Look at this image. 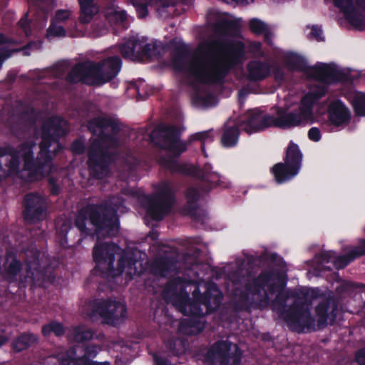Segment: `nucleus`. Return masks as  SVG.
Here are the masks:
<instances>
[{
    "label": "nucleus",
    "mask_w": 365,
    "mask_h": 365,
    "mask_svg": "<svg viewBox=\"0 0 365 365\" xmlns=\"http://www.w3.org/2000/svg\"><path fill=\"white\" fill-rule=\"evenodd\" d=\"M161 56L160 48L156 43H145L143 40L139 39L137 60L158 58Z\"/></svg>",
    "instance_id": "31"
},
{
    "label": "nucleus",
    "mask_w": 365,
    "mask_h": 365,
    "mask_svg": "<svg viewBox=\"0 0 365 365\" xmlns=\"http://www.w3.org/2000/svg\"><path fill=\"white\" fill-rule=\"evenodd\" d=\"M66 329L63 324L55 320L43 325L41 328V334L45 337H48L51 333L56 336L61 337L64 335Z\"/></svg>",
    "instance_id": "35"
},
{
    "label": "nucleus",
    "mask_w": 365,
    "mask_h": 365,
    "mask_svg": "<svg viewBox=\"0 0 365 365\" xmlns=\"http://www.w3.org/2000/svg\"><path fill=\"white\" fill-rule=\"evenodd\" d=\"M210 163H205L198 171V178L202 180V190L204 192H210L213 188H228L230 182L217 173L213 172Z\"/></svg>",
    "instance_id": "19"
},
{
    "label": "nucleus",
    "mask_w": 365,
    "mask_h": 365,
    "mask_svg": "<svg viewBox=\"0 0 365 365\" xmlns=\"http://www.w3.org/2000/svg\"><path fill=\"white\" fill-rule=\"evenodd\" d=\"M74 225L80 232L77 241L81 244L84 237H96L93 250L96 267L92 274L102 278H115L126 269V274L132 278L142 273V262L133 250H123L113 242H101V240L113 238L119 232L120 222L117 210L107 202L88 203L78 210Z\"/></svg>",
    "instance_id": "1"
},
{
    "label": "nucleus",
    "mask_w": 365,
    "mask_h": 365,
    "mask_svg": "<svg viewBox=\"0 0 365 365\" xmlns=\"http://www.w3.org/2000/svg\"><path fill=\"white\" fill-rule=\"evenodd\" d=\"M284 66L290 71L306 73L312 71L323 81H341L346 80L347 78L346 74L342 71L327 63H319L314 66H309L304 57L294 52L285 56Z\"/></svg>",
    "instance_id": "10"
},
{
    "label": "nucleus",
    "mask_w": 365,
    "mask_h": 365,
    "mask_svg": "<svg viewBox=\"0 0 365 365\" xmlns=\"http://www.w3.org/2000/svg\"><path fill=\"white\" fill-rule=\"evenodd\" d=\"M87 128L93 135L99 133L88 150V165L90 174L96 179H102L109 172V166L115 160L116 153L109 148H116L117 138L120 131L118 120L110 117L97 116L87 122Z\"/></svg>",
    "instance_id": "5"
},
{
    "label": "nucleus",
    "mask_w": 365,
    "mask_h": 365,
    "mask_svg": "<svg viewBox=\"0 0 365 365\" xmlns=\"http://www.w3.org/2000/svg\"><path fill=\"white\" fill-rule=\"evenodd\" d=\"M250 31L256 35H261L265 32L269 26L258 19H252L249 22Z\"/></svg>",
    "instance_id": "43"
},
{
    "label": "nucleus",
    "mask_w": 365,
    "mask_h": 365,
    "mask_svg": "<svg viewBox=\"0 0 365 365\" xmlns=\"http://www.w3.org/2000/svg\"><path fill=\"white\" fill-rule=\"evenodd\" d=\"M93 334L94 332L91 329L83 325L75 327L72 331L73 339L77 343H84L90 341L93 339Z\"/></svg>",
    "instance_id": "36"
},
{
    "label": "nucleus",
    "mask_w": 365,
    "mask_h": 365,
    "mask_svg": "<svg viewBox=\"0 0 365 365\" xmlns=\"http://www.w3.org/2000/svg\"><path fill=\"white\" fill-rule=\"evenodd\" d=\"M122 59L118 56L107 57L99 62L91 61L76 63L67 74L68 83L76 84L78 82L88 84L95 79L100 83H106L113 80L120 72Z\"/></svg>",
    "instance_id": "9"
},
{
    "label": "nucleus",
    "mask_w": 365,
    "mask_h": 365,
    "mask_svg": "<svg viewBox=\"0 0 365 365\" xmlns=\"http://www.w3.org/2000/svg\"><path fill=\"white\" fill-rule=\"evenodd\" d=\"M47 202L45 197L36 192L26 194L23 200L22 215L27 224L42 222L46 215Z\"/></svg>",
    "instance_id": "14"
},
{
    "label": "nucleus",
    "mask_w": 365,
    "mask_h": 365,
    "mask_svg": "<svg viewBox=\"0 0 365 365\" xmlns=\"http://www.w3.org/2000/svg\"><path fill=\"white\" fill-rule=\"evenodd\" d=\"M201 150L203 153V154L205 155V156L207 157V154L205 153V143H202L201 145Z\"/></svg>",
    "instance_id": "64"
},
{
    "label": "nucleus",
    "mask_w": 365,
    "mask_h": 365,
    "mask_svg": "<svg viewBox=\"0 0 365 365\" xmlns=\"http://www.w3.org/2000/svg\"><path fill=\"white\" fill-rule=\"evenodd\" d=\"M283 290L277 291L278 293L273 302L284 309L281 315L289 329L297 333L315 331V320L312 316L310 306L311 300L318 297L319 289H312L304 293V299H295L287 309L285 308L288 295Z\"/></svg>",
    "instance_id": "8"
},
{
    "label": "nucleus",
    "mask_w": 365,
    "mask_h": 365,
    "mask_svg": "<svg viewBox=\"0 0 365 365\" xmlns=\"http://www.w3.org/2000/svg\"><path fill=\"white\" fill-rule=\"evenodd\" d=\"M125 314L126 307L123 304L115 300L104 299L93 303L91 317L99 315L109 323L124 318Z\"/></svg>",
    "instance_id": "16"
},
{
    "label": "nucleus",
    "mask_w": 365,
    "mask_h": 365,
    "mask_svg": "<svg viewBox=\"0 0 365 365\" xmlns=\"http://www.w3.org/2000/svg\"><path fill=\"white\" fill-rule=\"evenodd\" d=\"M108 19L117 22H123L127 19L126 11L118 9L115 12L110 15V18H108Z\"/></svg>",
    "instance_id": "52"
},
{
    "label": "nucleus",
    "mask_w": 365,
    "mask_h": 365,
    "mask_svg": "<svg viewBox=\"0 0 365 365\" xmlns=\"http://www.w3.org/2000/svg\"><path fill=\"white\" fill-rule=\"evenodd\" d=\"M101 351V347L97 344H91L86 346L84 349V357L86 359H91L96 356Z\"/></svg>",
    "instance_id": "47"
},
{
    "label": "nucleus",
    "mask_w": 365,
    "mask_h": 365,
    "mask_svg": "<svg viewBox=\"0 0 365 365\" xmlns=\"http://www.w3.org/2000/svg\"><path fill=\"white\" fill-rule=\"evenodd\" d=\"M38 336L32 332L25 331L21 333L11 342V349L14 352L19 353L38 343Z\"/></svg>",
    "instance_id": "26"
},
{
    "label": "nucleus",
    "mask_w": 365,
    "mask_h": 365,
    "mask_svg": "<svg viewBox=\"0 0 365 365\" xmlns=\"http://www.w3.org/2000/svg\"><path fill=\"white\" fill-rule=\"evenodd\" d=\"M350 102L355 114L365 116V93L357 92L350 98Z\"/></svg>",
    "instance_id": "37"
},
{
    "label": "nucleus",
    "mask_w": 365,
    "mask_h": 365,
    "mask_svg": "<svg viewBox=\"0 0 365 365\" xmlns=\"http://www.w3.org/2000/svg\"><path fill=\"white\" fill-rule=\"evenodd\" d=\"M209 51L220 49L222 58L194 59L187 65L189 50L186 46H177L173 53L172 66L178 72H187L195 81L204 85L222 84L232 69L241 64L245 58V43L232 39H217L207 44Z\"/></svg>",
    "instance_id": "3"
},
{
    "label": "nucleus",
    "mask_w": 365,
    "mask_h": 365,
    "mask_svg": "<svg viewBox=\"0 0 365 365\" xmlns=\"http://www.w3.org/2000/svg\"><path fill=\"white\" fill-rule=\"evenodd\" d=\"M328 119L331 125L335 127L346 125L351 120V113L341 100L331 102L327 109Z\"/></svg>",
    "instance_id": "20"
},
{
    "label": "nucleus",
    "mask_w": 365,
    "mask_h": 365,
    "mask_svg": "<svg viewBox=\"0 0 365 365\" xmlns=\"http://www.w3.org/2000/svg\"><path fill=\"white\" fill-rule=\"evenodd\" d=\"M40 252L38 250L32 252L31 259L26 260V274L33 281L34 280V271H37L40 268V260H39Z\"/></svg>",
    "instance_id": "40"
},
{
    "label": "nucleus",
    "mask_w": 365,
    "mask_h": 365,
    "mask_svg": "<svg viewBox=\"0 0 365 365\" xmlns=\"http://www.w3.org/2000/svg\"><path fill=\"white\" fill-rule=\"evenodd\" d=\"M190 285L194 287L192 298L182 288L175 297L183 315L192 317L180 322L179 329L187 334H194L192 329H196L195 334L202 331L204 325L200 324L199 318L218 310L224 299L222 292L213 281L205 282L200 284L192 282Z\"/></svg>",
    "instance_id": "4"
},
{
    "label": "nucleus",
    "mask_w": 365,
    "mask_h": 365,
    "mask_svg": "<svg viewBox=\"0 0 365 365\" xmlns=\"http://www.w3.org/2000/svg\"><path fill=\"white\" fill-rule=\"evenodd\" d=\"M161 138V148L168 151L169 156H162L159 159V164L171 173L191 175L193 167L185 163H179L177 159L185 153L187 146L194 141H200L202 143L212 138V130L197 132L190 135L188 141L181 140V130L176 125H163L160 127Z\"/></svg>",
    "instance_id": "7"
},
{
    "label": "nucleus",
    "mask_w": 365,
    "mask_h": 365,
    "mask_svg": "<svg viewBox=\"0 0 365 365\" xmlns=\"http://www.w3.org/2000/svg\"><path fill=\"white\" fill-rule=\"evenodd\" d=\"M73 231L72 222L70 220H64L57 230L58 237L60 239L61 246L66 247L68 245V235L70 232Z\"/></svg>",
    "instance_id": "39"
},
{
    "label": "nucleus",
    "mask_w": 365,
    "mask_h": 365,
    "mask_svg": "<svg viewBox=\"0 0 365 365\" xmlns=\"http://www.w3.org/2000/svg\"><path fill=\"white\" fill-rule=\"evenodd\" d=\"M239 125L249 135L259 133L272 127V115L259 108L250 109L241 117Z\"/></svg>",
    "instance_id": "15"
},
{
    "label": "nucleus",
    "mask_w": 365,
    "mask_h": 365,
    "mask_svg": "<svg viewBox=\"0 0 365 365\" xmlns=\"http://www.w3.org/2000/svg\"><path fill=\"white\" fill-rule=\"evenodd\" d=\"M155 192L147 196V212L155 221H161L172 210L175 202V192L168 180L155 186Z\"/></svg>",
    "instance_id": "11"
},
{
    "label": "nucleus",
    "mask_w": 365,
    "mask_h": 365,
    "mask_svg": "<svg viewBox=\"0 0 365 365\" xmlns=\"http://www.w3.org/2000/svg\"><path fill=\"white\" fill-rule=\"evenodd\" d=\"M363 256H365V237L359 239L358 245L355 246L347 254L335 257L332 264L336 269H341L356 258Z\"/></svg>",
    "instance_id": "21"
},
{
    "label": "nucleus",
    "mask_w": 365,
    "mask_h": 365,
    "mask_svg": "<svg viewBox=\"0 0 365 365\" xmlns=\"http://www.w3.org/2000/svg\"><path fill=\"white\" fill-rule=\"evenodd\" d=\"M262 43L260 42H256L255 43H253L252 45V48L255 51L257 52V53H260L261 54H262Z\"/></svg>",
    "instance_id": "61"
},
{
    "label": "nucleus",
    "mask_w": 365,
    "mask_h": 365,
    "mask_svg": "<svg viewBox=\"0 0 365 365\" xmlns=\"http://www.w3.org/2000/svg\"><path fill=\"white\" fill-rule=\"evenodd\" d=\"M303 155L301 152L299 145L290 141L286 150L285 156L284 157V163L287 165H290L299 172L302 166Z\"/></svg>",
    "instance_id": "29"
},
{
    "label": "nucleus",
    "mask_w": 365,
    "mask_h": 365,
    "mask_svg": "<svg viewBox=\"0 0 365 365\" xmlns=\"http://www.w3.org/2000/svg\"><path fill=\"white\" fill-rule=\"evenodd\" d=\"M336 252L333 251H324L320 254L317 255L316 257L318 261L319 267H322L324 270L331 271L332 268L330 266H327L326 264L332 262V259L335 257Z\"/></svg>",
    "instance_id": "41"
},
{
    "label": "nucleus",
    "mask_w": 365,
    "mask_h": 365,
    "mask_svg": "<svg viewBox=\"0 0 365 365\" xmlns=\"http://www.w3.org/2000/svg\"><path fill=\"white\" fill-rule=\"evenodd\" d=\"M66 30L63 26L58 25L55 22L51 21L46 30V36L48 40H51L53 37H63L66 36Z\"/></svg>",
    "instance_id": "42"
},
{
    "label": "nucleus",
    "mask_w": 365,
    "mask_h": 365,
    "mask_svg": "<svg viewBox=\"0 0 365 365\" xmlns=\"http://www.w3.org/2000/svg\"><path fill=\"white\" fill-rule=\"evenodd\" d=\"M71 150L74 155H82L85 153L86 146L81 139L74 140L71 145Z\"/></svg>",
    "instance_id": "45"
},
{
    "label": "nucleus",
    "mask_w": 365,
    "mask_h": 365,
    "mask_svg": "<svg viewBox=\"0 0 365 365\" xmlns=\"http://www.w3.org/2000/svg\"><path fill=\"white\" fill-rule=\"evenodd\" d=\"M78 3L81 9L80 21L83 24L89 23L98 11L94 0H78Z\"/></svg>",
    "instance_id": "33"
},
{
    "label": "nucleus",
    "mask_w": 365,
    "mask_h": 365,
    "mask_svg": "<svg viewBox=\"0 0 365 365\" xmlns=\"http://www.w3.org/2000/svg\"><path fill=\"white\" fill-rule=\"evenodd\" d=\"M274 78L277 81L282 82L285 79V73L279 66H275L272 68Z\"/></svg>",
    "instance_id": "53"
},
{
    "label": "nucleus",
    "mask_w": 365,
    "mask_h": 365,
    "mask_svg": "<svg viewBox=\"0 0 365 365\" xmlns=\"http://www.w3.org/2000/svg\"><path fill=\"white\" fill-rule=\"evenodd\" d=\"M355 357L359 365H365V349L359 350L356 352Z\"/></svg>",
    "instance_id": "56"
},
{
    "label": "nucleus",
    "mask_w": 365,
    "mask_h": 365,
    "mask_svg": "<svg viewBox=\"0 0 365 365\" xmlns=\"http://www.w3.org/2000/svg\"><path fill=\"white\" fill-rule=\"evenodd\" d=\"M340 304L339 297L332 293L328 295L323 294L319 297V301L314 308L316 330L322 329L328 324H334L339 314Z\"/></svg>",
    "instance_id": "13"
},
{
    "label": "nucleus",
    "mask_w": 365,
    "mask_h": 365,
    "mask_svg": "<svg viewBox=\"0 0 365 365\" xmlns=\"http://www.w3.org/2000/svg\"><path fill=\"white\" fill-rule=\"evenodd\" d=\"M139 38H130L125 41L120 46V52L125 58L137 59Z\"/></svg>",
    "instance_id": "34"
},
{
    "label": "nucleus",
    "mask_w": 365,
    "mask_h": 365,
    "mask_svg": "<svg viewBox=\"0 0 365 365\" xmlns=\"http://www.w3.org/2000/svg\"><path fill=\"white\" fill-rule=\"evenodd\" d=\"M354 1L359 9L365 11V0H334V4L344 14L346 19L351 21L356 15Z\"/></svg>",
    "instance_id": "25"
},
{
    "label": "nucleus",
    "mask_w": 365,
    "mask_h": 365,
    "mask_svg": "<svg viewBox=\"0 0 365 365\" xmlns=\"http://www.w3.org/2000/svg\"><path fill=\"white\" fill-rule=\"evenodd\" d=\"M308 138L314 142L319 141L322 138L320 130L317 127L311 128L308 131Z\"/></svg>",
    "instance_id": "54"
},
{
    "label": "nucleus",
    "mask_w": 365,
    "mask_h": 365,
    "mask_svg": "<svg viewBox=\"0 0 365 365\" xmlns=\"http://www.w3.org/2000/svg\"><path fill=\"white\" fill-rule=\"evenodd\" d=\"M48 185L49 187L50 195L52 196H57L61 192V187L57 183V180L53 177H50L48 179Z\"/></svg>",
    "instance_id": "49"
},
{
    "label": "nucleus",
    "mask_w": 365,
    "mask_h": 365,
    "mask_svg": "<svg viewBox=\"0 0 365 365\" xmlns=\"http://www.w3.org/2000/svg\"><path fill=\"white\" fill-rule=\"evenodd\" d=\"M186 203L183 205L182 212L185 215L195 218L199 207L200 193L195 187H189L185 192Z\"/></svg>",
    "instance_id": "30"
},
{
    "label": "nucleus",
    "mask_w": 365,
    "mask_h": 365,
    "mask_svg": "<svg viewBox=\"0 0 365 365\" xmlns=\"http://www.w3.org/2000/svg\"><path fill=\"white\" fill-rule=\"evenodd\" d=\"M8 341V339L3 336V335H0V347L4 345V344H6V342Z\"/></svg>",
    "instance_id": "63"
},
{
    "label": "nucleus",
    "mask_w": 365,
    "mask_h": 365,
    "mask_svg": "<svg viewBox=\"0 0 365 365\" xmlns=\"http://www.w3.org/2000/svg\"><path fill=\"white\" fill-rule=\"evenodd\" d=\"M302 110L300 103L297 110L284 113L278 112V117L272 115V127L286 129L300 125L313 119L312 115H305Z\"/></svg>",
    "instance_id": "18"
},
{
    "label": "nucleus",
    "mask_w": 365,
    "mask_h": 365,
    "mask_svg": "<svg viewBox=\"0 0 365 365\" xmlns=\"http://www.w3.org/2000/svg\"><path fill=\"white\" fill-rule=\"evenodd\" d=\"M247 78L252 82L261 81L270 73V66L267 62L252 60L247 64Z\"/></svg>",
    "instance_id": "22"
},
{
    "label": "nucleus",
    "mask_w": 365,
    "mask_h": 365,
    "mask_svg": "<svg viewBox=\"0 0 365 365\" xmlns=\"http://www.w3.org/2000/svg\"><path fill=\"white\" fill-rule=\"evenodd\" d=\"M261 35H263V37H264V42L269 45V46H272V36H273V34L272 32V31L270 30V29H267V31L264 33H262Z\"/></svg>",
    "instance_id": "57"
},
{
    "label": "nucleus",
    "mask_w": 365,
    "mask_h": 365,
    "mask_svg": "<svg viewBox=\"0 0 365 365\" xmlns=\"http://www.w3.org/2000/svg\"><path fill=\"white\" fill-rule=\"evenodd\" d=\"M68 123L59 115L48 118L41 126V142L37 157H34V140L20 143L17 148L11 145L0 147V182L10 176L19 177L20 157L24 161V170L30 175H43L53 158L63 149L61 138L67 135Z\"/></svg>",
    "instance_id": "2"
},
{
    "label": "nucleus",
    "mask_w": 365,
    "mask_h": 365,
    "mask_svg": "<svg viewBox=\"0 0 365 365\" xmlns=\"http://www.w3.org/2000/svg\"><path fill=\"white\" fill-rule=\"evenodd\" d=\"M154 360L156 365H172L168 359L162 356H155Z\"/></svg>",
    "instance_id": "59"
},
{
    "label": "nucleus",
    "mask_w": 365,
    "mask_h": 365,
    "mask_svg": "<svg viewBox=\"0 0 365 365\" xmlns=\"http://www.w3.org/2000/svg\"><path fill=\"white\" fill-rule=\"evenodd\" d=\"M22 269L23 263L17 257L16 254L13 251L7 250L0 272L3 279L9 284L16 283Z\"/></svg>",
    "instance_id": "17"
},
{
    "label": "nucleus",
    "mask_w": 365,
    "mask_h": 365,
    "mask_svg": "<svg viewBox=\"0 0 365 365\" xmlns=\"http://www.w3.org/2000/svg\"><path fill=\"white\" fill-rule=\"evenodd\" d=\"M242 358L240 346L228 339L216 341L205 355V361L210 365H240Z\"/></svg>",
    "instance_id": "12"
},
{
    "label": "nucleus",
    "mask_w": 365,
    "mask_h": 365,
    "mask_svg": "<svg viewBox=\"0 0 365 365\" xmlns=\"http://www.w3.org/2000/svg\"><path fill=\"white\" fill-rule=\"evenodd\" d=\"M354 287L365 289V284H354L351 282H344L339 287L337 288V291L341 293H348Z\"/></svg>",
    "instance_id": "48"
},
{
    "label": "nucleus",
    "mask_w": 365,
    "mask_h": 365,
    "mask_svg": "<svg viewBox=\"0 0 365 365\" xmlns=\"http://www.w3.org/2000/svg\"><path fill=\"white\" fill-rule=\"evenodd\" d=\"M247 91L245 88L240 89L238 92V96H239L240 99L245 98L247 96Z\"/></svg>",
    "instance_id": "62"
},
{
    "label": "nucleus",
    "mask_w": 365,
    "mask_h": 365,
    "mask_svg": "<svg viewBox=\"0 0 365 365\" xmlns=\"http://www.w3.org/2000/svg\"><path fill=\"white\" fill-rule=\"evenodd\" d=\"M310 35L317 41H324V37L322 36V30L321 27L318 26L317 25L312 26Z\"/></svg>",
    "instance_id": "55"
},
{
    "label": "nucleus",
    "mask_w": 365,
    "mask_h": 365,
    "mask_svg": "<svg viewBox=\"0 0 365 365\" xmlns=\"http://www.w3.org/2000/svg\"><path fill=\"white\" fill-rule=\"evenodd\" d=\"M165 346L173 356H179L184 352V348L182 341L175 339H169L165 343Z\"/></svg>",
    "instance_id": "44"
},
{
    "label": "nucleus",
    "mask_w": 365,
    "mask_h": 365,
    "mask_svg": "<svg viewBox=\"0 0 365 365\" xmlns=\"http://www.w3.org/2000/svg\"><path fill=\"white\" fill-rule=\"evenodd\" d=\"M240 135L239 125H230L227 123L222 127L221 144L224 148H230L237 145Z\"/></svg>",
    "instance_id": "28"
},
{
    "label": "nucleus",
    "mask_w": 365,
    "mask_h": 365,
    "mask_svg": "<svg viewBox=\"0 0 365 365\" xmlns=\"http://www.w3.org/2000/svg\"><path fill=\"white\" fill-rule=\"evenodd\" d=\"M105 16L106 19L110 18V15H112L115 11L119 9L116 4L115 0H107L104 3L103 6Z\"/></svg>",
    "instance_id": "46"
},
{
    "label": "nucleus",
    "mask_w": 365,
    "mask_h": 365,
    "mask_svg": "<svg viewBox=\"0 0 365 365\" xmlns=\"http://www.w3.org/2000/svg\"><path fill=\"white\" fill-rule=\"evenodd\" d=\"M286 284L287 279L278 271L262 270L257 277L247 282L244 287L233 289L231 307L236 313L262 309L269 304V294L284 289Z\"/></svg>",
    "instance_id": "6"
},
{
    "label": "nucleus",
    "mask_w": 365,
    "mask_h": 365,
    "mask_svg": "<svg viewBox=\"0 0 365 365\" xmlns=\"http://www.w3.org/2000/svg\"><path fill=\"white\" fill-rule=\"evenodd\" d=\"M211 27L214 33L223 36H232L240 31V25L237 20L220 19Z\"/></svg>",
    "instance_id": "24"
},
{
    "label": "nucleus",
    "mask_w": 365,
    "mask_h": 365,
    "mask_svg": "<svg viewBox=\"0 0 365 365\" xmlns=\"http://www.w3.org/2000/svg\"><path fill=\"white\" fill-rule=\"evenodd\" d=\"M18 24L19 26H21L26 33H27V30L30 29V24L27 19V14H26L25 16L19 20Z\"/></svg>",
    "instance_id": "58"
},
{
    "label": "nucleus",
    "mask_w": 365,
    "mask_h": 365,
    "mask_svg": "<svg viewBox=\"0 0 365 365\" xmlns=\"http://www.w3.org/2000/svg\"><path fill=\"white\" fill-rule=\"evenodd\" d=\"M71 13L68 10H57L52 21L60 23L68 20L70 18Z\"/></svg>",
    "instance_id": "50"
},
{
    "label": "nucleus",
    "mask_w": 365,
    "mask_h": 365,
    "mask_svg": "<svg viewBox=\"0 0 365 365\" xmlns=\"http://www.w3.org/2000/svg\"><path fill=\"white\" fill-rule=\"evenodd\" d=\"M211 98L212 96L210 94H208L206 96H202L201 95L197 94L195 96V99L203 104H207Z\"/></svg>",
    "instance_id": "60"
},
{
    "label": "nucleus",
    "mask_w": 365,
    "mask_h": 365,
    "mask_svg": "<svg viewBox=\"0 0 365 365\" xmlns=\"http://www.w3.org/2000/svg\"><path fill=\"white\" fill-rule=\"evenodd\" d=\"M173 267V262L167 257H160L155 259L150 265L151 272L156 276L165 277Z\"/></svg>",
    "instance_id": "32"
},
{
    "label": "nucleus",
    "mask_w": 365,
    "mask_h": 365,
    "mask_svg": "<svg viewBox=\"0 0 365 365\" xmlns=\"http://www.w3.org/2000/svg\"><path fill=\"white\" fill-rule=\"evenodd\" d=\"M271 173L275 181L278 184H282L292 180L299 173V171L284 163H278L271 168Z\"/></svg>",
    "instance_id": "27"
},
{
    "label": "nucleus",
    "mask_w": 365,
    "mask_h": 365,
    "mask_svg": "<svg viewBox=\"0 0 365 365\" xmlns=\"http://www.w3.org/2000/svg\"><path fill=\"white\" fill-rule=\"evenodd\" d=\"M17 118L19 121L24 124V125H34L36 121L35 109L31 106H26L24 109L17 115Z\"/></svg>",
    "instance_id": "38"
},
{
    "label": "nucleus",
    "mask_w": 365,
    "mask_h": 365,
    "mask_svg": "<svg viewBox=\"0 0 365 365\" xmlns=\"http://www.w3.org/2000/svg\"><path fill=\"white\" fill-rule=\"evenodd\" d=\"M137 16L139 19H144L148 15V5L145 3L135 4Z\"/></svg>",
    "instance_id": "51"
},
{
    "label": "nucleus",
    "mask_w": 365,
    "mask_h": 365,
    "mask_svg": "<svg viewBox=\"0 0 365 365\" xmlns=\"http://www.w3.org/2000/svg\"><path fill=\"white\" fill-rule=\"evenodd\" d=\"M327 91L324 87L317 86L302 97L300 103L302 104V112L305 115L314 116L313 108L314 104L326 95Z\"/></svg>",
    "instance_id": "23"
}]
</instances>
